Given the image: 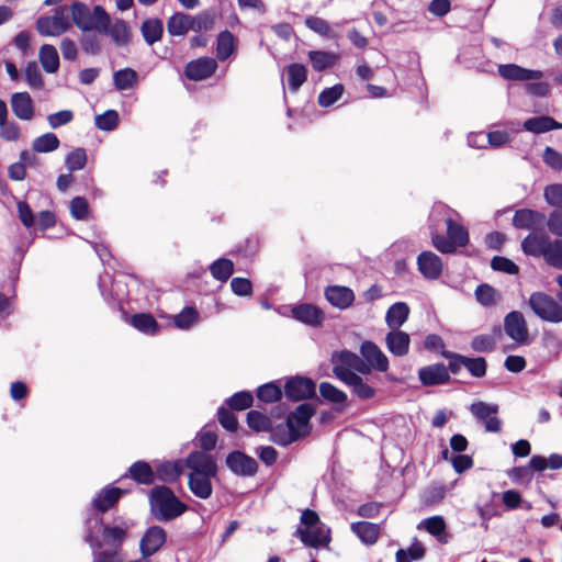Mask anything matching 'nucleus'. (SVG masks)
<instances>
[{"mask_svg":"<svg viewBox=\"0 0 562 562\" xmlns=\"http://www.w3.org/2000/svg\"><path fill=\"white\" fill-rule=\"evenodd\" d=\"M150 513L158 521H171L188 509L171 488L160 485L155 486L149 494Z\"/></svg>","mask_w":562,"mask_h":562,"instance_id":"f257e3e1","label":"nucleus"},{"mask_svg":"<svg viewBox=\"0 0 562 562\" xmlns=\"http://www.w3.org/2000/svg\"><path fill=\"white\" fill-rule=\"evenodd\" d=\"M528 306L543 322L562 323V303L546 292H532L528 300Z\"/></svg>","mask_w":562,"mask_h":562,"instance_id":"f03ea898","label":"nucleus"},{"mask_svg":"<svg viewBox=\"0 0 562 562\" xmlns=\"http://www.w3.org/2000/svg\"><path fill=\"white\" fill-rule=\"evenodd\" d=\"M71 27L69 8L59 5L53 10L50 15H42L36 20L35 29L41 36L57 37Z\"/></svg>","mask_w":562,"mask_h":562,"instance_id":"7ed1b4c3","label":"nucleus"},{"mask_svg":"<svg viewBox=\"0 0 562 562\" xmlns=\"http://www.w3.org/2000/svg\"><path fill=\"white\" fill-rule=\"evenodd\" d=\"M504 331L517 346H528L531 342L527 321L520 311H512L505 315Z\"/></svg>","mask_w":562,"mask_h":562,"instance_id":"20e7f679","label":"nucleus"},{"mask_svg":"<svg viewBox=\"0 0 562 562\" xmlns=\"http://www.w3.org/2000/svg\"><path fill=\"white\" fill-rule=\"evenodd\" d=\"M99 20V33L110 35L117 45H125L130 42V31L125 21L116 20L113 24L104 9H97Z\"/></svg>","mask_w":562,"mask_h":562,"instance_id":"39448f33","label":"nucleus"},{"mask_svg":"<svg viewBox=\"0 0 562 562\" xmlns=\"http://www.w3.org/2000/svg\"><path fill=\"white\" fill-rule=\"evenodd\" d=\"M333 373L337 379L351 387L352 393L361 400H370L375 395V391L356 372L342 368L333 367Z\"/></svg>","mask_w":562,"mask_h":562,"instance_id":"423d86ee","label":"nucleus"},{"mask_svg":"<svg viewBox=\"0 0 562 562\" xmlns=\"http://www.w3.org/2000/svg\"><path fill=\"white\" fill-rule=\"evenodd\" d=\"M97 9L104 8L101 5H95L91 11L86 3L76 1L70 7L69 11L71 12L72 22L79 30L83 32L95 30L97 32H99V20Z\"/></svg>","mask_w":562,"mask_h":562,"instance_id":"0eeeda50","label":"nucleus"},{"mask_svg":"<svg viewBox=\"0 0 562 562\" xmlns=\"http://www.w3.org/2000/svg\"><path fill=\"white\" fill-rule=\"evenodd\" d=\"M186 465L190 474L216 476L217 464L213 456L205 451H193L187 460Z\"/></svg>","mask_w":562,"mask_h":562,"instance_id":"6e6552de","label":"nucleus"},{"mask_svg":"<svg viewBox=\"0 0 562 562\" xmlns=\"http://www.w3.org/2000/svg\"><path fill=\"white\" fill-rule=\"evenodd\" d=\"M470 412L480 422L484 424L485 430L488 432L501 431L502 422L495 415L498 412L496 404H487L485 402H475L471 404Z\"/></svg>","mask_w":562,"mask_h":562,"instance_id":"1a4fd4ad","label":"nucleus"},{"mask_svg":"<svg viewBox=\"0 0 562 562\" xmlns=\"http://www.w3.org/2000/svg\"><path fill=\"white\" fill-rule=\"evenodd\" d=\"M314 414L315 407L308 403H303L288 415L285 422L291 426L294 432L300 434L301 439L310 434V420Z\"/></svg>","mask_w":562,"mask_h":562,"instance_id":"9d476101","label":"nucleus"},{"mask_svg":"<svg viewBox=\"0 0 562 562\" xmlns=\"http://www.w3.org/2000/svg\"><path fill=\"white\" fill-rule=\"evenodd\" d=\"M360 353L366 366L370 367V372L372 370L379 372L387 371L390 364L389 359L375 342L370 340L363 341L360 346Z\"/></svg>","mask_w":562,"mask_h":562,"instance_id":"9b49d317","label":"nucleus"},{"mask_svg":"<svg viewBox=\"0 0 562 562\" xmlns=\"http://www.w3.org/2000/svg\"><path fill=\"white\" fill-rule=\"evenodd\" d=\"M226 465L238 476H254L258 471L257 461L241 451H233L226 457Z\"/></svg>","mask_w":562,"mask_h":562,"instance_id":"f8f14e48","label":"nucleus"},{"mask_svg":"<svg viewBox=\"0 0 562 562\" xmlns=\"http://www.w3.org/2000/svg\"><path fill=\"white\" fill-rule=\"evenodd\" d=\"M167 533L160 526L149 527L139 541V550L143 558H148L160 550L165 544Z\"/></svg>","mask_w":562,"mask_h":562,"instance_id":"ddd939ff","label":"nucleus"},{"mask_svg":"<svg viewBox=\"0 0 562 562\" xmlns=\"http://www.w3.org/2000/svg\"><path fill=\"white\" fill-rule=\"evenodd\" d=\"M284 393L292 401L310 398L315 395V383L308 378L294 376L286 381Z\"/></svg>","mask_w":562,"mask_h":562,"instance_id":"4468645a","label":"nucleus"},{"mask_svg":"<svg viewBox=\"0 0 562 562\" xmlns=\"http://www.w3.org/2000/svg\"><path fill=\"white\" fill-rule=\"evenodd\" d=\"M132 524L124 518H116L113 526L104 525L102 528V542L112 548H121Z\"/></svg>","mask_w":562,"mask_h":562,"instance_id":"2eb2a0df","label":"nucleus"},{"mask_svg":"<svg viewBox=\"0 0 562 562\" xmlns=\"http://www.w3.org/2000/svg\"><path fill=\"white\" fill-rule=\"evenodd\" d=\"M217 69V63L212 57H201L187 64L184 74L190 80L201 81L210 78Z\"/></svg>","mask_w":562,"mask_h":562,"instance_id":"dca6fc26","label":"nucleus"},{"mask_svg":"<svg viewBox=\"0 0 562 562\" xmlns=\"http://www.w3.org/2000/svg\"><path fill=\"white\" fill-rule=\"evenodd\" d=\"M552 239L546 233H530L521 241L525 255L544 259Z\"/></svg>","mask_w":562,"mask_h":562,"instance_id":"f3484780","label":"nucleus"},{"mask_svg":"<svg viewBox=\"0 0 562 562\" xmlns=\"http://www.w3.org/2000/svg\"><path fill=\"white\" fill-rule=\"evenodd\" d=\"M418 379L424 386L440 385L450 382V374L443 363H435L418 370Z\"/></svg>","mask_w":562,"mask_h":562,"instance_id":"a211bd4d","label":"nucleus"},{"mask_svg":"<svg viewBox=\"0 0 562 562\" xmlns=\"http://www.w3.org/2000/svg\"><path fill=\"white\" fill-rule=\"evenodd\" d=\"M418 271L428 280H436L441 276L442 261L432 251H423L417 257Z\"/></svg>","mask_w":562,"mask_h":562,"instance_id":"6ab92c4d","label":"nucleus"},{"mask_svg":"<svg viewBox=\"0 0 562 562\" xmlns=\"http://www.w3.org/2000/svg\"><path fill=\"white\" fill-rule=\"evenodd\" d=\"M324 294L328 303L339 310L350 307L355 301L353 291L344 285H329L325 289Z\"/></svg>","mask_w":562,"mask_h":562,"instance_id":"aec40b11","label":"nucleus"},{"mask_svg":"<svg viewBox=\"0 0 562 562\" xmlns=\"http://www.w3.org/2000/svg\"><path fill=\"white\" fill-rule=\"evenodd\" d=\"M13 114L22 121L34 117V103L29 92H15L10 98Z\"/></svg>","mask_w":562,"mask_h":562,"instance_id":"412c9836","label":"nucleus"},{"mask_svg":"<svg viewBox=\"0 0 562 562\" xmlns=\"http://www.w3.org/2000/svg\"><path fill=\"white\" fill-rule=\"evenodd\" d=\"M411 337L401 329H391L385 336V346L395 357H404L409 351Z\"/></svg>","mask_w":562,"mask_h":562,"instance_id":"4be33fe9","label":"nucleus"},{"mask_svg":"<svg viewBox=\"0 0 562 562\" xmlns=\"http://www.w3.org/2000/svg\"><path fill=\"white\" fill-rule=\"evenodd\" d=\"M498 74L507 80L529 81L542 78L540 70L526 69L515 64L499 65Z\"/></svg>","mask_w":562,"mask_h":562,"instance_id":"5701e85b","label":"nucleus"},{"mask_svg":"<svg viewBox=\"0 0 562 562\" xmlns=\"http://www.w3.org/2000/svg\"><path fill=\"white\" fill-rule=\"evenodd\" d=\"M335 359L337 360V362L334 363V367H342L353 372L370 374V367L366 366V362L363 361L362 357H359L357 353L352 351L342 350L334 358V360Z\"/></svg>","mask_w":562,"mask_h":562,"instance_id":"b1692460","label":"nucleus"},{"mask_svg":"<svg viewBox=\"0 0 562 562\" xmlns=\"http://www.w3.org/2000/svg\"><path fill=\"white\" fill-rule=\"evenodd\" d=\"M418 529H425L428 533L434 536L440 543L449 541L447 532V525L442 516H432L425 518L417 526Z\"/></svg>","mask_w":562,"mask_h":562,"instance_id":"393cba45","label":"nucleus"},{"mask_svg":"<svg viewBox=\"0 0 562 562\" xmlns=\"http://www.w3.org/2000/svg\"><path fill=\"white\" fill-rule=\"evenodd\" d=\"M409 306L405 302L392 304L385 313V324L390 329H400L409 316Z\"/></svg>","mask_w":562,"mask_h":562,"instance_id":"a878e982","label":"nucleus"},{"mask_svg":"<svg viewBox=\"0 0 562 562\" xmlns=\"http://www.w3.org/2000/svg\"><path fill=\"white\" fill-rule=\"evenodd\" d=\"M546 220L544 214L530 209L517 210L513 216V225L520 229H532Z\"/></svg>","mask_w":562,"mask_h":562,"instance_id":"bb28decb","label":"nucleus"},{"mask_svg":"<svg viewBox=\"0 0 562 562\" xmlns=\"http://www.w3.org/2000/svg\"><path fill=\"white\" fill-rule=\"evenodd\" d=\"M292 315L295 319L311 326H318L324 319L322 310L306 303L293 307Z\"/></svg>","mask_w":562,"mask_h":562,"instance_id":"cd10ccee","label":"nucleus"},{"mask_svg":"<svg viewBox=\"0 0 562 562\" xmlns=\"http://www.w3.org/2000/svg\"><path fill=\"white\" fill-rule=\"evenodd\" d=\"M86 542L89 543L93 550L92 562H122V558L119 554L120 548H113L112 550L97 551L101 548L102 542L95 538L91 531H89L85 538Z\"/></svg>","mask_w":562,"mask_h":562,"instance_id":"c85d7f7f","label":"nucleus"},{"mask_svg":"<svg viewBox=\"0 0 562 562\" xmlns=\"http://www.w3.org/2000/svg\"><path fill=\"white\" fill-rule=\"evenodd\" d=\"M123 493L119 487H105L97 494L92 504L97 510L104 513L119 502Z\"/></svg>","mask_w":562,"mask_h":562,"instance_id":"c756f323","label":"nucleus"},{"mask_svg":"<svg viewBox=\"0 0 562 562\" xmlns=\"http://www.w3.org/2000/svg\"><path fill=\"white\" fill-rule=\"evenodd\" d=\"M269 432L271 441L282 447H286L300 439V434L294 432L286 422L274 427L271 426Z\"/></svg>","mask_w":562,"mask_h":562,"instance_id":"7c9ffc66","label":"nucleus"},{"mask_svg":"<svg viewBox=\"0 0 562 562\" xmlns=\"http://www.w3.org/2000/svg\"><path fill=\"white\" fill-rule=\"evenodd\" d=\"M213 476L196 475L189 473L188 485L191 493L201 498L207 499L213 493L212 480Z\"/></svg>","mask_w":562,"mask_h":562,"instance_id":"2f4dec72","label":"nucleus"},{"mask_svg":"<svg viewBox=\"0 0 562 562\" xmlns=\"http://www.w3.org/2000/svg\"><path fill=\"white\" fill-rule=\"evenodd\" d=\"M522 126L526 131L535 134H542L549 131L562 128L561 123L547 115L530 117L524 122Z\"/></svg>","mask_w":562,"mask_h":562,"instance_id":"473e14b6","label":"nucleus"},{"mask_svg":"<svg viewBox=\"0 0 562 562\" xmlns=\"http://www.w3.org/2000/svg\"><path fill=\"white\" fill-rule=\"evenodd\" d=\"M351 531L366 544H374L379 539L380 528L369 521H357L351 524Z\"/></svg>","mask_w":562,"mask_h":562,"instance_id":"72a5a7b5","label":"nucleus"},{"mask_svg":"<svg viewBox=\"0 0 562 562\" xmlns=\"http://www.w3.org/2000/svg\"><path fill=\"white\" fill-rule=\"evenodd\" d=\"M38 59L47 74H55L59 69V56L56 47L50 44H43L38 50Z\"/></svg>","mask_w":562,"mask_h":562,"instance_id":"f704fd0d","label":"nucleus"},{"mask_svg":"<svg viewBox=\"0 0 562 562\" xmlns=\"http://www.w3.org/2000/svg\"><path fill=\"white\" fill-rule=\"evenodd\" d=\"M140 32L148 45L159 42L164 34L162 21L157 18L147 19L142 23Z\"/></svg>","mask_w":562,"mask_h":562,"instance_id":"c9c22d12","label":"nucleus"},{"mask_svg":"<svg viewBox=\"0 0 562 562\" xmlns=\"http://www.w3.org/2000/svg\"><path fill=\"white\" fill-rule=\"evenodd\" d=\"M296 535L301 539V541L312 548H318L319 546H325L330 541V537L327 532H325L321 528H316L313 530L301 529L296 530Z\"/></svg>","mask_w":562,"mask_h":562,"instance_id":"e433bc0d","label":"nucleus"},{"mask_svg":"<svg viewBox=\"0 0 562 562\" xmlns=\"http://www.w3.org/2000/svg\"><path fill=\"white\" fill-rule=\"evenodd\" d=\"M130 476L138 484H153L156 477L151 467L145 461H136L128 469Z\"/></svg>","mask_w":562,"mask_h":562,"instance_id":"4c0bfd02","label":"nucleus"},{"mask_svg":"<svg viewBox=\"0 0 562 562\" xmlns=\"http://www.w3.org/2000/svg\"><path fill=\"white\" fill-rule=\"evenodd\" d=\"M475 299L484 307H491L501 303L503 297L499 291L490 284L482 283L475 290Z\"/></svg>","mask_w":562,"mask_h":562,"instance_id":"58836bf2","label":"nucleus"},{"mask_svg":"<svg viewBox=\"0 0 562 562\" xmlns=\"http://www.w3.org/2000/svg\"><path fill=\"white\" fill-rule=\"evenodd\" d=\"M191 15L177 12L167 21V30L171 36H182L191 30Z\"/></svg>","mask_w":562,"mask_h":562,"instance_id":"ea45409f","label":"nucleus"},{"mask_svg":"<svg viewBox=\"0 0 562 562\" xmlns=\"http://www.w3.org/2000/svg\"><path fill=\"white\" fill-rule=\"evenodd\" d=\"M234 52H235L234 35L227 30L221 32L217 36L216 57L221 61H224L227 58H229Z\"/></svg>","mask_w":562,"mask_h":562,"instance_id":"a19ab883","label":"nucleus"},{"mask_svg":"<svg viewBox=\"0 0 562 562\" xmlns=\"http://www.w3.org/2000/svg\"><path fill=\"white\" fill-rule=\"evenodd\" d=\"M307 70L301 64H291L286 67V80L292 92H296L306 81Z\"/></svg>","mask_w":562,"mask_h":562,"instance_id":"79ce46f5","label":"nucleus"},{"mask_svg":"<svg viewBox=\"0 0 562 562\" xmlns=\"http://www.w3.org/2000/svg\"><path fill=\"white\" fill-rule=\"evenodd\" d=\"M305 25L323 37L329 40L338 37V33L322 18L310 15L305 19Z\"/></svg>","mask_w":562,"mask_h":562,"instance_id":"37998d69","label":"nucleus"},{"mask_svg":"<svg viewBox=\"0 0 562 562\" xmlns=\"http://www.w3.org/2000/svg\"><path fill=\"white\" fill-rule=\"evenodd\" d=\"M447 236L456 247H464L469 243L468 231L452 218H447Z\"/></svg>","mask_w":562,"mask_h":562,"instance_id":"c03bdc74","label":"nucleus"},{"mask_svg":"<svg viewBox=\"0 0 562 562\" xmlns=\"http://www.w3.org/2000/svg\"><path fill=\"white\" fill-rule=\"evenodd\" d=\"M59 145H60V142H59L58 137L52 132L45 133V134L34 138L32 142L33 150L35 153H41V154L52 153V151L56 150L59 147Z\"/></svg>","mask_w":562,"mask_h":562,"instance_id":"a18cd8bd","label":"nucleus"},{"mask_svg":"<svg viewBox=\"0 0 562 562\" xmlns=\"http://www.w3.org/2000/svg\"><path fill=\"white\" fill-rule=\"evenodd\" d=\"M113 82L119 91L128 90L137 82V72L132 68H124L113 74Z\"/></svg>","mask_w":562,"mask_h":562,"instance_id":"49530a36","label":"nucleus"},{"mask_svg":"<svg viewBox=\"0 0 562 562\" xmlns=\"http://www.w3.org/2000/svg\"><path fill=\"white\" fill-rule=\"evenodd\" d=\"M210 272L214 279L225 282L234 272V263L229 259L220 258L210 266Z\"/></svg>","mask_w":562,"mask_h":562,"instance_id":"de8ad7c7","label":"nucleus"},{"mask_svg":"<svg viewBox=\"0 0 562 562\" xmlns=\"http://www.w3.org/2000/svg\"><path fill=\"white\" fill-rule=\"evenodd\" d=\"M131 324L136 329L147 335H155L158 330V323L150 314H135L131 319Z\"/></svg>","mask_w":562,"mask_h":562,"instance_id":"09e8293b","label":"nucleus"},{"mask_svg":"<svg viewBox=\"0 0 562 562\" xmlns=\"http://www.w3.org/2000/svg\"><path fill=\"white\" fill-rule=\"evenodd\" d=\"M247 425L254 431L263 432L271 429L272 422L263 413L252 409L247 413Z\"/></svg>","mask_w":562,"mask_h":562,"instance_id":"8fccbe9b","label":"nucleus"},{"mask_svg":"<svg viewBox=\"0 0 562 562\" xmlns=\"http://www.w3.org/2000/svg\"><path fill=\"white\" fill-rule=\"evenodd\" d=\"M543 260L548 266L562 270V238L552 239Z\"/></svg>","mask_w":562,"mask_h":562,"instance_id":"3c124183","label":"nucleus"},{"mask_svg":"<svg viewBox=\"0 0 562 562\" xmlns=\"http://www.w3.org/2000/svg\"><path fill=\"white\" fill-rule=\"evenodd\" d=\"M181 467L178 462H164L156 469V475L164 482H175L181 474Z\"/></svg>","mask_w":562,"mask_h":562,"instance_id":"603ef678","label":"nucleus"},{"mask_svg":"<svg viewBox=\"0 0 562 562\" xmlns=\"http://www.w3.org/2000/svg\"><path fill=\"white\" fill-rule=\"evenodd\" d=\"M308 57L313 68L316 71L325 70L326 68L330 67L336 60L335 54L323 50H311L308 53Z\"/></svg>","mask_w":562,"mask_h":562,"instance_id":"864d4df0","label":"nucleus"},{"mask_svg":"<svg viewBox=\"0 0 562 562\" xmlns=\"http://www.w3.org/2000/svg\"><path fill=\"white\" fill-rule=\"evenodd\" d=\"M319 393L326 401L334 404H345L347 401V394L329 382L319 384Z\"/></svg>","mask_w":562,"mask_h":562,"instance_id":"5fc2aeb1","label":"nucleus"},{"mask_svg":"<svg viewBox=\"0 0 562 562\" xmlns=\"http://www.w3.org/2000/svg\"><path fill=\"white\" fill-rule=\"evenodd\" d=\"M257 397L265 403H273L282 397L281 387L274 383L269 382L258 387Z\"/></svg>","mask_w":562,"mask_h":562,"instance_id":"6e6d98bb","label":"nucleus"},{"mask_svg":"<svg viewBox=\"0 0 562 562\" xmlns=\"http://www.w3.org/2000/svg\"><path fill=\"white\" fill-rule=\"evenodd\" d=\"M86 162L87 154L83 148L74 149L65 158V165L70 172L83 169Z\"/></svg>","mask_w":562,"mask_h":562,"instance_id":"4d7b16f0","label":"nucleus"},{"mask_svg":"<svg viewBox=\"0 0 562 562\" xmlns=\"http://www.w3.org/2000/svg\"><path fill=\"white\" fill-rule=\"evenodd\" d=\"M254 403V396L248 391H240L226 400V404L236 411H244L249 408Z\"/></svg>","mask_w":562,"mask_h":562,"instance_id":"13d9d810","label":"nucleus"},{"mask_svg":"<svg viewBox=\"0 0 562 562\" xmlns=\"http://www.w3.org/2000/svg\"><path fill=\"white\" fill-rule=\"evenodd\" d=\"M344 93V86L337 83L330 88L324 89L318 95V104L323 108H328L338 101Z\"/></svg>","mask_w":562,"mask_h":562,"instance_id":"bf43d9fd","label":"nucleus"},{"mask_svg":"<svg viewBox=\"0 0 562 562\" xmlns=\"http://www.w3.org/2000/svg\"><path fill=\"white\" fill-rule=\"evenodd\" d=\"M496 345L495 336L490 334L477 335L471 340V348L475 352H491Z\"/></svg>","mask_w":562,"mask_h":562,"instance_id":"052dcab7","label":"nucleus"},{"mask_svg":"<svg viewBox=\"0 0 562 562\" xmlns=\"http://www.w3.org/2000/svg\"><path fill=\"white\" fill-rule=\"evenodd\" d=\"M461 362H464V368L470 372V374L474 378H482L486 374L487 363L486 360L482 357L477 358H459Z\"/></svg>","mask_w":562,"mask_h":562,"instance_id":"680f3d73","label":"nucleus"},{"mask_svg":"<svg viewBox=\"0 0 562 562\" xmlns=\"http://www.w3.org/2000/svg\"><path fill=\"white\" fill-rule=\"evenodd\" d=\"M95 126L102 131H112L117 126L119 114L115 110H108L95 116Z\"/></svg>","mask_w":562,"mask_h":562,"instance_id":"e2e57ef3","label":"nucleus"},{"mask_svg":"<svg viewBox=\"0 0 562 562\" xmlns=\"http://www.w3.org/2000/svg\"><path fill=\"white\" fill-rule=\"evenodd\" d=\"M198 317L199 314L195 308L184 307L175 316V325L180 329H188L198 321Z\"/></svg>","mask_w":562,"mask_h":562,"instance_id":"0e129e2a","label":"nucleus"},{"mask_svg":"<svg viewBox=\"0 0 562 562\" xmlns=\"http://www.w3.org/2000/svg\"><path fill=\"white\" fill-rule=\"evenodd\" d=\"M25 79L32 89L40 90L44 86L42 72L36 63H29L25 67Z\"/></svg>","mask_w":562,"mask_h":562,"instance_id":"69168bd1","label":"nucleus"},{"mask_svg":"<svg viewBox=\"0 0 562 562\" xmlns=\"http://www.w3.org/2000/svg\"><path fill=\"white\" fill-rule=\"evenodd\" d=\"M543 195L549 205L562 210V184H550L546 187Z\"/></svg>","mask_w":562,"mask_h":562,"instance_id":"338daca9","label":"nucleus"},{"mask_svg":"<svg viewBox=\"0 0 562 562\" xmlns=\"http://www.w3.org/2000/svg\"><path fill=\"white\" fill-rule=\"evenodd\" d=\"M547 227L549 232L559 237L562 238V210L557 209L552 211L548 218H547Z\"/></svg>","mask_w":562,"mask_h":562,"instance_id":"774afa93","label":"nucleus"}]
</instances>
